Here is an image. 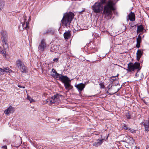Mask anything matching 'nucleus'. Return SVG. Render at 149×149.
I'll return each instance as SVG.
<instances>
[{
	"instance_id": "nucleus-1",
	"label": "nucleus",
	"mask_w": 149,
	"mask_h": 149,
	"mask_svg": "<svg viewBox=\"0 0 149 149\" xmlns=\"http://www.w3.org/2000/svg\"><path fill=\"white\" fill-rule=\"evenodd\" d=\"M118 0H109L106 2V0H100L101 4L105 3L103 7L102 15L106 19L108 20L112 18V11L115 10V6Z\"/></svg>"
},
{
	"instance_id": "nucleus-2",
	"label": "nucleus",
	"mask_w": 149,
	"mask_h": 149,
	"mask_svg": "<svg viewBox=\"0 0 149 149\" xmlns=\"http://www.w3.org/2000/svg\"><path fill=\"white\" fill-rule=\"evenodd\" d=\"M140 63L139 62H136L133 63L130 62L127 64V69H126L127 72H130V74L134 73L135 70H137V72L135 74V76L136 77H139V74H138V72L140 71Z\"/></svg>"
},
{
	"instance_id": "nucleus-3",
	"label": "nucleus",
	"mask_w": 149,
	"mask_h": 149,
	"mask_svg": "<svg viewBox=\"0 0 149 149\" xmlns=\"http://www.w3.org/2000/svg\"><path fill=\"white\" fill-rule=\"evenodd\" d=\"M74 14L72 12L65 14L61 20V25L66 27L69 26L74 17Z\"/></svg>"
},
{
	"instance_id": "nucleus-4",
	"label": "nucleus",
	"mask_w": 149,
	"mask_h": 149,
	"mask_svg": "<svg viewBox=\"0 0 149 149\" xmlns=\"http://www.w3.org/2000/svg\"><path fill=\"white\" fill-rule=\"evenodd\" d=\"M17 66L19 68V70L22 72L26 73L28 72L27 67L24 64L23 62L21 60L18 59L16 62Z\"/></svg>"
},
{
	"instance_id": "nucleus-5",
	"label": "nucleus",
	"mask_w": 149,
	"mask_h": 149,
	"mask_svg": "<svg viewBox=\"0 0 149 149\" xmlns=\"http://www.w3.org/2000/svg\"><path fill=\"white\" fill-rule=\"evenodd\" d=\"M91 8L93 11L95 13H99L102 10V8L100 2H96L92 6Z\"/></svg>"
},
{
	"instance_id": "nucleus-6",
	"label": "nucleus",
	"mask_w": 149,
	"mask_h": 149,
	"mask_svg": "<svg viewBox=\"0 0 149 149\" xmlns=\"http://www.w3.org/2000/svg\"><path fill=\"white\" fill-rule=\"evenodd\" d=\"M61 95L57 94L56 95H54L52 97L51 100H49V101H47V103L49 102V104L50 106L52 103H54L56 102L58 100L60 96H62Z\"/></svg>"
},
{
	"instance_id": "nucleus-7",
	"label": "nucleus",
	"mask_w": 149,
	"mask_h": 149,
	"mask_svg": "<svg viewBox=\"0 0 149 149\" xmlns=\"http://www.w3.org/2000/svg\"><path fill=\"white\" fill-rule=\"evenodd\" d=\"M24 21L23 22H22V29L21 27V26H19V29L21 30H23L24 29H26L27 30V29L29 28V23L28 21H26V16H24Z\"/></svg>"
},
{
	"instance_id": "nucleus-8",
	"label": "nucleus",
	"mask_w": 149,
	"mask_h": 149,
	"mask_svg": "<svg viewBox=\"0 0 149 149\" xmlns=\"http://www.w3.org/2000/svg\"><path fill=\"white\" fill-rule=\"evenodd\" d=\"M46 44L45 40L44 39H42L38 46V50L41 51H43L46 49Z\"/></svg>"
},
{
	"instance_id": "nucleus-9",
	"label": "nucleus",
	"mask_w": 149,
	"mask_h": 149,
	"mask_svg": "<svg viewBox=\"0 0 149 149\" xmlns=\"http://www.w3.org/2000/svg\"><path fill=\"white\" fill-rule=\"evenodd\" d=\"M1 39L2 41H5L7 40V32L5 31L2 30L1 31Z\"/></svg>"
},
{
	"instance_id": "nucleus-10",
	"label": "nucleus",
	"mask_w": 149,
	"mask_h": 149,
	"mask_svg": "<svg viewBox=\"0 0 149 149\" xmlns=\"http://www.w3.org/2000/svg\"><path fill=\"white\" fill-rule=\"evenodd\" d=\"M60 81H61L64 84L68 82H70L71 81L69 78L66 76L61 75Z\"/></svg>"
},
{
	"instance_id": "nucleus-11",
	"label": "nucleus",
	"mask_w": 149,
	"mask_h": 149,
	"mask_svg": "<svg viewBox=\"0 0 149 149\" xmlns=\"http://www.w3.org/2000/svg\"><path fill=\"white\" fill-rule=\"evenodd\" d=\"M141 124L145 127V129L146 131H149V122L148 120H144L142 122Z\"/></svg>"
},
{
	"instance_id": "nucleus-12",
	"label": "nucleus",
	"mask_w": 149,
	"mask_h": 149,
	"mask_svg": "<svg viewBox=\"0 0 149 149\" xmlns=\"http://www.w3.org/2000/svg\"><path fill=\"white\" fill-rule=\"evenodd\" d=\"M14 111V108L10 106L4 111V113L8 115L10 113H13Z\"/></svg>"
},
{
	"instance_id": "nucleus-13",
	"label": "nucleus",
	"mask_w": 149,
	"mask_h": 149,
	"mask_svg": "<svg viewBox=\"0 0 149 149\" xmlns=\"http://www.w3.org/2000/svg\"><path fill=\"white\" fill-rule=\"evenodd\" d=\"M79 92H81L85 87V85L82 83H80L75 86Z\"/></svg>"
},
{
	"instance_id": "nucleus-14",
	"label": "nucleus",
	"mask_w": 149,
	"mask_h": 149,
	"mask_svg": "<svg viewBox=\"0 0 149 149\" xmlns=\"http://www.w3.org/2000/svg\"><path fill=\"white\" fill-rule=\"evenodd\" d=\"M63 36L65 39H68L71 36V31H66L64 33Z\"/></svg>"
},
{
	"instance_id": "nucleus-15",
	"label": "nucleus",
	"mask_w": 149,
	"mask_h": 149,
	"mask_svg": "<svg viewBox=\"0 0 149 149\" xmlns=\"http://www.w3.org/2000/svg\"><path fill=\"white\" fill-rule=\"evenodd\" d=\"M143 53V52L141 51V49H139L136 53V59L138 61H139L140 58H141Z\"/></svg>"
},
{
	"instance_id": "nucleus-16",
	"label": "nucleus",
	"mask_w": 149,
	"mask_h": 149,
	"mask_svg": "<svg viewBox=\"0 0 149 149\" xmlns=\"http://www.w3.org/2000/svg\"><path fill=\"white\" fill-rule=\"evenodd\" d=\"M141 40V38L140 36V34H139L138 36L136 39V47L137 48H139L140 47V44Z\"/></svg>"
},
{
	"instance_id": "nucleus-17",
	"label": "nucleus",
	"mask_w": 149,
	"mask_h": 149,
	"mask_svg": "<svg viewBox=\"0 0 149 149\" xmlns=\"http://www.w3.org/2000/svg\"><path fill=\"white\" fill-rule=\"evenodd\" d=\"M128 18L129 19L132 21H134L135 20V15L134 13L131 12L128 15Z\"/></svg>"
},
{
	"instance_id": "nucleus-18",
	"label": "nucleus",
	"mask_w": 149,
	"mask_h": 149,
	"mask_svg": "<svg viewBox=\"0 0 149 149\" xmlns=\"http://www.w3.org/2000/svg\"><path fill=\"white\" fill-rule=\"evenodd\" d=\"M69 82H68L64 84L65 88L68 90H71L73 88V86L70 84Z\"/></svg>"
},
{
	"instance_id": "nucleus-19",
	"label": "nucleus",
	"mask_w": 149,
	"mask_h": 149,
	"mask_svg": "<svg viewBox=\"0 0 149 149\" xmlns=\"http://www.w3.org/2000/svg\"><path fill=\"white\" fill-rule=\"evenodd\" d=\"M103 142V139L100 140L98 139L97 140V142H95L93 144V146L97 147L99 146Z\"/></svg>"
},
{
	"instance_id": "nucleus-20",
	"label": "nucleus",
	"mask_w": 149,
	"mask_h": 149,
	"mask_svg": "<svg viewBox=\"0 0 149 149\" xmlns=\"http://www.w3.org/2000/svg\"><path fill=\"white\" fill-rule=\"evenodd\" d=\"M144 29V28L142 25L138 26L137 30V32L138 33L139 32H142Z\"/></svg>"
},
{
	"instance_id": "nucleus-21",
	"label": "nucleus",
	"mask_w": 149,
	"mask_h": 149,
	"mask_svg": "<svg viewBox=\"0 0 149 149\" xmlns=\"http://www.w3.org/2000/svg\"><path fill=\"white\" fill-rule=\"evenodd\" d=\"M55 32L54 29L52 28L49 29L47 30V34H51L52 35L54 34Z\"/></svg>"
},
{
	"instance_id": "nucleus-22",
	"label": "nucleus",
	"mask_w": 149,
	"mask_h": 149,
	"mask_svg": "<svg viewBox=\"0 0 149 149\" xmlns=\"http://www.w3.org/2000/svg\"><path fill=\"white\" fill-rule=\"evenodd\" d=\"M0 52L1 53L3 56H6V49H3L2 47H0Z\"/></svg>"
},
{
	"instance_id": "nucleus-23",
	"label": "nucleus",
	"mask_w": 149,
	"mask_h": 149,
	"mask_svg": "<svg viewBox=\"0 0 149 149\" xmlns=\"http://www.w3.org/2000/svg\"><path fill=\"white\" fill-rule=\"evenodd\" d=\"M62 75V74H59L57 73L56 74H55V75H54L53 77L56 79L60 80V78L61 77V76Z\"/></svg>"
},
{
	"instance_id": "nucleus-24",
	"label": "nucleus",
	"mask_w": 149,
	"mask_h": 149,
	"mask_svg": "<svg viewBox=\"0 0 149 149\" xmlns=\"http://www.w3.org/2000/svg\"><path fill=\"white\" fill-rule=\"evenodd\" d=\"M5 3L2 0H0V11L1 10L4 8Z\"/></svg>"
},
{
	"instance_id": "nucleus-25",
	"label": "nucleus",
	"mask_w": 149,
	"mask_h": 149,
	"mask_svg": "<svg viewBox=\"0 0 149 149\" xmlns=\"http://www.w3.org/2000/svg\"><path fill=\"white\" fill-rule=\"evenodd\" d=\"M3 43V47L4 49H6L8 48V45L7 43V40H5V41H2Z\"/></svg>"
},
{
	"instance_id": "nucleus-26",
	"label": "nucleus",
	"mask_w": 149,
	"mask_h": 149,
	"mask_svg": "<svg viewBox=\"0 0 149 149\" xmlns=\"http://www.w3.org/2000/svg\"><path fill=\"white\" fill-rule=\"evenodd\" d=\"M3 70L4 72L7 73H10L12 72V70L8 67L4 68Z\"/></svg>"
},
{
	"instance_id": "nucleus-27",
	"label": "nucleus",
	"mask_w": 149,
	"mask_h": 149,
	"mask_svg": "<svg viewBox=\"0 0 149 149\" xmlns=\"http://www.w3.org/2000/svg\"><path fill=\"white\" fill-rule=\"evenodd\" d=\"M129 26L130 27V29H131L133 27L136 28V25H135L133 23H131L129 24Z\"/></svg>"
},
{
	"instance_id": "nucleus-28",
	"label": "nucleus",
	"mask_w": 149,
	"mask_h": 149,
	"mask_svg": "<svg viewBox=\"0 0 149 149\" xmlns=\"http://www.w3.org/2000/svg\"><path fill=\"white\" fill-rule=\"evenodd\" d=\"M57 72L54 68H52V71L51 72V74L53 77L57 73Z\"/></svg>"
},
{
	"instance_id": "nucleus-29",
	"label": "nucleus",
	"mask_w": 149,
	"mask_h": 149,
	"mask_svg": "<svg viewBox=\"0 0 149 149\" xmlns=\"http://www.w3.org/2000/svg\"><path fill=\"white\" fill-rule=\"evenodd\" d=\"M123 128L125 130L128 131L130 127H128L125 124H124L122 126Z\"/></svg>"
},
{
	"instance_id": "nucleus-30",
	"label": "nucleus",
	"mask_w": 149,
	"mask_h": 149,
	"mask_svg": "<svg viewBox=\"0 0 149 149\" xmlns=\"http://www.w3.org/2000/svg\"><path fill=\"white\" fill-rule=\"evenodd\" d=\"M129 132L132 133H135L136 132V131L130 128H129L128 131Z\"/></svg>"
},
{
	"instance_id": "nucleus-31",
	"label": "nucleus",
	"mask_w": 149,
	"mask_h": 149,
	"mask_svg": "<svg viewBox=\"0 0 149 149\" xmlns=\"http://www.w3.org/2000/svg\"><path fill=\"white\" fill-rule=\"evenodd\" d=\"M4 72V70H3V69L0 68V76L3 74Z\"/></svg>"
},
{
	"instance_id": "nucleus-32",
	"label": "nucleus",
	"mask_w": 149,
	"mask_h": 149,
	"mask_svg": "<svg viewBox=\"0 0 149 149\" xmlns=\"http://www.w3.org/2000/svg\"><path fill=\"white\" fill-rule=\"evenodd\" d=\"M126 116L127 118L128 119H130L131 118V116L130 115L129 113H126Z\"/></svg>"
},
{
	"instance_id": "nucleus-33",
	"label": "nucleus",
	"mask_w": 149,
	"mask_h": 149,
	"mask_svg": "<svg viewBox=\"0 0 149 149\" xmlns=\"http://www.w3.org/2000/svg\"><path fill=\"white\" fill-rule=\"evenodd\" d=\"M100 85V86L102 88H105V86H104V85L102 83H100V84H99Z\"/></svg>"
},
{
	"instance_id": "nucleus-34",
	"label": "nucleus",
	"mask_w": 149,
	"mask_h": 149,
	"mask_svg": "<svg viewBox=\"0 0 149 149\" xmlns=\"http://www.w3.org/2000/svg\"><path fill=\"white\" fill-rule=\"evenodd\" d=\"M119 89H118V90L117 91H115V92H113V93H109V94L111 95H113L114 94H115V93H117L119 91Z\"/></svg>"
},
{
	"instance_id": "nucleus-35",
	"label": "nucleus",
	"mask_w": 149,
	"mask_h": 149,
	"mask_svg": "<svg viewBox=\"0 0 149 149\" xmlns=\"http://www.w3.org/2000/svg\"><path fill=\"white\" fill-rule=\"evenodd\" d=\"M139 75L141 76V78L142 79L144 77V76L142 73H141L139 74Z\"/></svg>"
},
{
	"instance_id": "nucleus-36",
	"label": "nucleus",
	"mask_w": 149,
	"mask_h": 149,
	"mask_svg": "<svg viewBox=\"0 0 149 149\" xmlns=\"http://www.w3.org/2000/svg\"><path fill=\"white\" fill-rule=\"evenodd\" d=\"M58 58H54L53 60V61H54V62H57V61H58Z\"/></svg>"
},
{
	"instance_id": "nucleus-37",
	"label": "nucleus",
	"mask_w": 149,
	"mask_h": 149,
	"mask_svg": "<svg viewBox=\"0 0 149 149\" xmlns=\"http://www.w3.org/2000/svg\"><path fill=\"white\" fill-rule=\"evenodd\" d=\"M2 148L3 149H7V146H3L2 147Z\"/></svg>"
},
{
	"instance_id": "nucleus-38",
	"label": "nucleus",
	"mask_w": 149,
	"mask_h": 149,
	"mask_svg": "<svg viewBox=\"0 0 149 149\" xmlns=\"http://www.w3.org/2000/svg\"><path fill=\"white\" fill-rule=\"evenodd\" d=\"M18 87L20 88H24L25 87L24 86H22L21 85H18Z\"/></svg>"
},
{
	"instance_id": "nucleus-39",
	"label": "nucleus",
	"mask_w": 149,
	"mask_h": 149,
	"mask_svg": "<svg viewBox=\"0 0 149 149\" xmlns=\"http://www.w3.org/2000/svg\"><path fill=\"white\" fill-rule=\"evenodd\" d=\"M117 79L116 78H115V79H113L111 80V81H114L117 80Z\"/></svg>"
},
{
	"instance_id": "nucleus-40",
	"label": "nucleus",
	"mask_w": 149,
	"mask_h": 149,
	"mask_svg": "<svg viewBox=\"0 0 149 149\" xmlns=\"http://www.w3.org/2000/svg\"><path fill=\"white\" fill-rule=\"evenodd\" d=\"M85 10H83L81 11H80L79 12V13L80 14H81L82 12H84V11Z\"/></svg>"
},
{
	"instance_id": "nucleus-41",
	"label": "nucleus",
	"mask_w": 149,
	"mask_h": 149,
	"mask_svg": "<svg viewBox=\"0 0 149 149\" xmlns=\"http://www.w3.org/2000/svg\"><path fill=\"white\" fill-rule=\"evenodd\" d=\"M33 101H34L32 99H31L30 100V102H33Z\"/></svg>"
},
{
	"instance_id": "nucleus-42",
	"label": "nucleus",
	"mask_w": 149,
	"mask_h": 149,
	"mask_svg": "<svg viewBox=\"0 0 149 149\" xmlns=\"http://www.w3.org/2000/svg\"><path fill=\"white\" fill-rule=\"evenodd\" d=\"M146 149H149V146L148 145H147L146 146Z\"/></svg>"
},
{
	"instance_id": "nucleus-43",
	"label": "nucleus",
	"mask_w": 149,
	"mask_h": 149,
	"mask_svg": "<svg viewBox=\"0 0 149 149\" xmlns=\"http://www.w3.org/2000/svg\"><path fill=\"white\" fill-rule=\"evenodd\" d=\"M134 149H140L138 147H136Z\"/></svg>"
},
{
	"instance_id": "nucleus-44",
	"label": "nucleus",
	"mask_w": 149,
	"mask_h": 149,
	"mask_svg": "<svg viewBox=\"0 0 149 149\" xmlns=\"http://www.w3.org/2000/svg\"><path fill=\"white\" fill-rule=\"evenodd\" d=\"M118 74L117 76H115V77H117V78L118 79Z\"/></svg>"
},
{
	"instance_id": "nucleus-45",
	"label": "nucleus",
	"mask_w": 149,
	"mask_h": 149,
	"mask_svg": "<svg viewBox=\"0 0 149 149\" xmlns=\"http://www.w3.org/2000/svg\"><path fill=\"white\" fill-rule=\"evenodd\" d=\"M48 65H49V64H48ZM49 65H50L51 66H52V64H50Z\"/></svg>"
},
{
	"instance_id": "nucleus-46",
	"label": "nucleus",
	"mask_w": 149,
	"mask_h": 149,
	"mask_svg": "<svg viewBox=\"0 0 149 149\" xmlns=\"http://www.w3.org/2000/svg\"><path fill=\"white\" fill-rule=\"evenodd\" d=\"M29 97H27V99H29Z\"/></svg>"
},
{
	"instance_id": "nucleus-47",
	"label": "nucleus",
	"mask_w": 149,
	"mask_h": 149,
	"mask_svg": "<svg viewBox=\"0 0 149 149\" xmlns=\"http://www.w3.org/2000/svg\"><path fill=\"white\" fill-rule=\"evenodd\" d=\"M107 93H109V92L108 91H107Z\"/></svg>"
},
{
	"instance_id": "nucleus-48",
	"label": "nucleus",
	"mask_w": 149,
	"mask_h": 149,
	"mask_svg": "<svg viewBox=\"0 0 149 149\" xmlns=\"http://www.w3.org/2000/svg\"><path fill=\"white\" fill-rule=\"evenodd\" d=\"M59 120H60V119H58V120L57 121H59Z\"/></svg>"
},
{
	"instance_id": "nucleus-49",
	"label": "nucleus",
	"mask_w": 149,
	"mask_h": 149,
	"mask_svg": "<svg viewBox=\"0 0 149 149\" xmlns=\"http://www.w3.org/2000/svg\"><path fill=\"white\" fill-rule=\"evenodd\" d=\"M122 141L124 142V141Z\"/></svg>"
}]
</instances>
